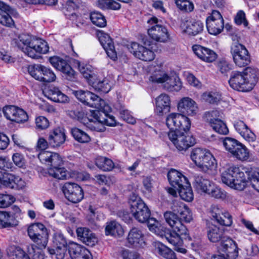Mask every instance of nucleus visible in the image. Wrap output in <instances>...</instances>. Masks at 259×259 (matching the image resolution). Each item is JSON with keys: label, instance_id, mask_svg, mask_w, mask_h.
<instances>
[{"label": "nucleus", "instance_id": "nucleus-14", "mask_svg": "<svg viewBox=\"0 0 259 259\" xmlns=\"http://www.w3.org/2000/svg\"><path fill=\"white\" fill-rule=\"evenodd\" d=\"M209 213L211 219L221 225L230 226L232 224V218L226 210L218 205H212Z\"/></svg>", "mask_w": 259, "mask_h": 259}, {"label": "nucleus", "instance_id": "nucleus-26", "mask_svg": "<svg viewBox=\"0 0 259 259\" xmlns=\"http://www.w3.org/2000/svg\"><path fill=\"white\" fill-rule=\"evenodd\" d=\"M11 8L6 3L0 1V24L8 27H13L15 22L10 15Z\"/></svg>", "mask_w": 259, "mask_h": 259}, {"label": "nucleus", "instance_id": "nucleus-56", "mask_svg": "<svg viewBox=\"0 0 259 259\" xmlns=\"http://www.w3.org/2000/svg\"><path fill=\"white\" fill-rule=\"evenodd\" d=\"M156 251L166 258H169L171 257L173 252L167 247L160 242L155 243Z\"/></svg>", "mask_w": 259, "mask_h": 259}, {"label": "nucleus", "instance_id": "nucleus-41", "mask_svg": "<svg viewBox=\"0 0 259 259\" xmlns=\"http://www.w3.org/2000/svg\"><path fill=\"white\" fill-rule=\"evenodd\" d=\"M203 25L200 21L188 22L184 31L190 35H196L203 30Z\"/></svg>", "mask_w": 259, "mask_h": 259}, {"label": "nucleus", "instance_id": "nucleus-23", "mask_svg": "<svg viewBox=\"0 0 259 259\" xmlns=\"http://www.w3.org/2000/svg\"><path fill=\"white\" fill-rule=\"evenodd\" d=\"M169 184L177 190L182 188L184 185H187L188 179L181 172L171 169L167 174Z\"/></svg>", "mask_w": 259, "mask_h": 259}, {"label": "nucleus", "instance_id": "nucleus-50", "mask_svg": "<svg viewBox=\"0 0 259 259\" xmlns=\"http://www.w3.org/2000/svg\"><path fill=\"white\" fill-rule=\"evenodd\" d=\"M78 69L83 77L88 80L91 84L92 80L95 79L98 74H96L92 70V67L89 65H84L78 64Z\"/></svg>", "mask_w": 259, "mask_h": 259}, {"label": "nucleus", "instance_id": "nucleus-53", "mask_svg": "<svg viewBox=\"0 0 259 259\" xmlns=\"http://www.w3.org/2000/svg\"><path fill=\"white\" fill-rule=\"evenodd\" d=\"M202 97L205 102L210 104H217L221 100V94L216 91L205 92Z\"/></svg>", "mask_w": 259, "mask_h": 259}, {"label": "nucleus", "instance_id": "nucleus-24", "mask_svg": "<svg viewBox=\"0 0 259 259\" xmlns=\"http://www.w3.org/2000/svg\"><path fill=\"white\" fill-rule=\"evenodd\" d=\"M206 229L207 237L212 242H221L226 237L223 229L210 222L207 223Z\"/></svg>", "mask_w": 259, "mask_h": 259}, {"label": "nucleus", "instance_id": "nucleus-36", "mask_svg": "<svg viewBox=\"0 0 259 259\" xmlns=\"http://www.w3.org/2000/svg\"><path fill=\"white\" fill-rule=\"evenodd\" d=\"M66 7L64 13L65 16L72 21H76L78 15L75 12V9H77L81 5L82 2L80 0H69Z\"/></svg>", "mask_w": 259, "mask_h": 259}, {"label": "nucleus", "instance_id": "nucleus-45", "mask_svg": "<svg viewBox=\"0 0 259 259\" xmlns=\"http://www.w3.org/2000/svg\"><path fill=\"white\" fill-rule=\"evenodd\" d=\"M71 133L75 140L79 143H88L91 140L90 136L87 133L78 128H72Z\"/></svg>", "mask_w": 259, "mask_h": 259}, {"label": "nucleus", "instance_id": "nucleus-7", "mask_svg": "<svg viewBox=\"0 0 259 259\" xmlns=\"http://www.w3.org/2000/svg\"><path fill=\"white\" fill-rule=\"evenodd\" d=\"M73 94L84 104L98 110H106L108 107L105 101L95 94L83 90L73 91Z\"/></svg>", "mask_w": 259, "mask_h": 259}, {"label": "nucleus", "instance_id": "nucleus-33", "mask_svg": "<svg viewBox=\"0 0 259 259\" xmlns=\"http://www.w3.org/2000/svg\"><path fill=\"white\" fill-rule=\"evenodd\" d=\"M170 108V99L166 94H161L156 99V113L160 115L168 112Z\"/></svg>", "mask_w": 259, "mask_h": 259}, {"label": "nucleus", "instance_id": "nucleus-6", "mask_svg": "<svg viewBox=\"0 0 259 259\" xmlns=\"http://www.w3.org/2000/svg\"><path fill=\"white\" fill-rule=\"evenodd\" d=\"M147 23L151 25L148 29V34L152 39L159 42H165L168 40L169 35L167 29L161 24L160 20L153 17Z\"/></svg>", "mask_w": 259, "mask_h": 259}, {"label": "nucleus", "instance_id": "nucleus-44", "mask_svg": "<svg viewBox=\"0 0 259 259\" xmlns=\"http://www.w3.org/2000/svg\"><path fill=\"white\" fill-rule=\"evenodd\" d=\"M17 225V222L8 212L0 211V228L13 227Z\"/></svg>", "mask_w": 259, "mask_h": 259}, {"label": "nucleus", "instance_id": "nucleus-5", "mask_svg": "<svg viewBox=\"0 0 259 259\" xmlns=\"http://www.w3.org/2000/svg\"><path fill=\"white\" fill-rule=\"evenodd\" d=\"M188 131H170L168 134L169 140L180 151H185L196 143L195 139Z\"/></svg>", "mask_w": 259, "mask_h": 259}, {"label": "nucleus", "instance_id": "nucleus-51", "mask_svg": "<svg viewBox=\"0 0 259 259\" xmlns=\"http://www.w3.org/2000/svg\"><path fill=\"white\" fill-rule=\"evenodd\" d=\"M208 151L200 148L194 149L191 153V158L197 166L206 155Z\"/></svg>", "mask_w": 259, "mask_h": 259}, {"label": "nucleus", "instance_id": "nucleus-27", "mask_svg": "<svg viewBox=\"0 0 259 259\" xmlns=\"http://www.w3.org/2000/svg\"><path fill=\"white\" fill-rule=\"evenodd\" d=\"M76 232L78 239L88 246H93L97 241L95 234L88 228L79 227Z\"/></svg>", "mask_w": 259, "mask_h": 259}, {"label": "nucleus", "instance_id": "nucleus-8", "mask_svg": "<svg viewBox=\"0 0 259 259\" xmlns=\"http://www.w3.org/2000/svg\"><path fill=\"white\" fill-rule=\"evenodd\" d=\"M166 125L172 132L189 131L191 122L190 119L180 113L169 114L166 118Z\"/></svg>", "mask_w": 259, "mask_h": 259}, {"label": "nucleus", "instance_id": "nucleus-61", "mask_svg": "<svg viewBox=\"0 0 259 259\" xmlns=\"http://www.w3.org/2000/svg\"><path fill=\"white\" fill-rule=\"evenodd\" d=\"M15 201V198L11 195L0 194V208H6Z\"/></svg>", "mask_w": 259, "mask_h": 259}, {"label": "nucleus", "instance_id": "nucleus-15", "mask_svg": "<svg viewBox=\"0 0 259 259\" xmlns=\"http://www.w3.org/2000/svg\"><path fill=\"white\" fill-rule=\"evenodd\" d=\"M63 191L65 197L74 203L80 202L83 198L82 188L75 183H66L63 187Z\"/></svg>", "mask_w": 259, "mask_h": 259}, {"label": "nucleus", "instance_id": "nucleus-29", "mask_svg": "<svg viewBox=\"0 0 259 259\" xmlns=\"http://www.w3.org/2000/svg\"><path fill=\"white\" fill-rule=\"evenodd\" d=\"M129 244L134 247H142L145 245L144 235L139 228L134 227L129 232L127 237Z\"/></svg>", "mask_w": 259, "mask_h": 259}, {"label": "nucleus", "instance_id": "nucleus-43", "mask_svg": "<svg viewBox=\"0 0 259 259\" xmlns=\"http://www.w3.org/2000/svg\"><path fill=\"white\" fill-rule=\"evenodd\" d=\"M146 222L149 230L151 232L160 237H165V232L164 229H165L161 226L154 218L150 217Z\"/></svg>", "mask_w": 259, "mask_h": 259}, {"label": "nucleus", "instance_id": "nucleus-11", "mask_svg": "<svg viewBox=\"0 0 259 259\" xmlns=\"http://www.w3.org/2000/svg\"><path fill=\"white\" fill-rule=\"evenodd\" d=\"M28 71L32 77L42 82H53L56 78L51 69L40 64L29 66Z\"/></svg>", "mask_w": 259, "mask_h": 259}, {"label": "nucleus", "instance_id": "nucleus-54", "mask_svg": "<svg viewBox=\"0 0 259 259\" xmlns=\"http://www.w3.org/2000/svg\"><path fill=\"white\" fill-rule=\"evenodd\" d=\"M97 6L102 9L118 10L120 8V5L113 0H99Z\"/></svg>", "mask_w": 259, "mask_h": 259}, {"label": "nucleus", "instance_id": "nucleus-64", "mask_svg": "<svg viewBox=\"0 0 259 259\" xmlns=\"http://www.w3.org/2000/svg\"><path fill=\"white\" fill-rule=\"evenodd\" d=\"M230 245L229 249L224 253L228 259H236L238 255V248L237 245L235 242L234 244H229Z\"/></svg>", "mask_w": 259, "mask_h": 259}, {"label": "nucleus", "instance_id": "nucleus-59", "mask_svg": "<svg viewBox=\"0 0 259 259\" xmlns=\"http://www.w3.org/2000/svg\"><path fill=\"white\" fill-rule=\"evenodd\" d=\"M87 126L93 131L103 132L105 130V127L104 124L96 118L95 120L89 119V122L87 123Z\"/></svg>", "mask_w": 259, "mask_h": 259}, {"label": "nucleus", "instance_id": "nucleus-34", "mask_svg": "<svg viewBox=\"0 0 259 259\" xmlns=\"http://www.w3.org/2000/svg\"><path fill=\"white\" fill-rule=\"evenodd\" d=\"M194 178L193 185L195 189L207 194L213 183L199 175H195Z\"/></svg>", "mask_w": 259, "mask_h": 259}, {"label": "nucleus", "instance_id": "nucleus-42", "mask_svg": "<svg viewBox=\"0 0 259 259\" xmlns=\"http://www.w3.org/2000/svg\"><path fill=\"white\" fill-rule=\"evenodd\" d=\"M47 245L41 247L39 244H31L27 246L28 253L31 255L33 259H44L45 254L43 250L46 248Z\"/></svg>", "mask_w": 259, "mask_h": 259}, {"label": "nucleus", "instance_id": "nucleus-57", "mask_svg": "<svg viewBox=\"0 0 259 259\" xmlns=\"http://www.w3.org/2000/svg\"><path fill=\"white\" fill-rule=\"evenodd\" d=\"M223 143L226 150L231 154L240 143L236 140L229 137L224 138Z\"/></svg>", "mask_w": 259, "mask_h": 259}, {"label": "nucleus", "instance_id": "nucleus-49", "mask_svg": "<svg viewBox=\"0 0 259 259\" xmlns=\"http://www.w3.org/2000/svg\"><path fill=\"white\" fill-rule=\"evenodd\" d=\"M177 190L182 199L189 202L193 200V193L189 182L187 183V185H184L182 188H180Z\"/></svg>", "mask_w": 259, "mask_h": 259}, {"label": "nucleus", "instance_id": "nucleus-38", "mask_svg": "<svg viewBox=\"0 0 259 259\" xmlns=\"http://www.w3.org/2000/svg\"><path fill=\"white\" fill-rule=\"evenodd\" d=\"M240 169L238 167L231 166L222 173L221 179L223 183L230 187L234 178L237 176Z\"/></svg>", "mask_w": 259, "mask_h": 259}, {"label": "nucleus", "instance_id": "nucleus-35", "mask_svg": "<svg viewBox=\"0 0 259 259\" xmlns=\"http://www.w3.org/2000/svg\"><path fill=\"white\" fill-rule=\"evenodd\" d=\"M105 232L106 235L115 237H120L124 234L122 226L115 221H111L106 223Z\"/></svg>", "mask_w": 259, "mask_h": 259}, {"label": "nucleus", "instance_id": "nucleus-13", "mask_svg": "<svg viewBox=\"0 0 259 259\" xmlns=\"http://www.w3.org/2000/svg\"><path fill=\"white\" fill-rule=\"evenodd\" d=\"M206 27L209 33L217 35L221 33L224 28V21L221 13L213 10L206 20Z\"/></svg>", "mask_w": 259, "mask_h": 259}, {"label": "nucleus", "instance_id": "nucleus-47", "mask_svg": "<svg viewBox=\"0 0 259 259\" xmlns=\"http://www.w3.org/2000/svg\"><path fill=\"white\" fill-rule=\"evenodd\" d=\"M206 154L201 163L197 165L204 172L212 169L215 165V159L209 151Z\"/></svg>", "mask_w": 259, "mask_h": 259}, {"label": "nucleus", "instance_id": "nucleus-1", "mask_svg": "<svg viewBox=\"0 0 259 259\" xmlns=\"http://www.w3.org/2000/svg\"><path fill=\"white\" fill-rule=\"evenodd\" d=\"M178 214L172 211H167L164 213L166 222L172 228V231L166 233L165 237L167 241L174 246V249L185 253L187 250L182 247L183 240H190L187 228L179 219Z\"/></svg>", "mask_w": 259, "mask_h": 259}, {"label": "nucleus", "instance_id": "nucleus-20", "mask_svg": "<svg viewBox=\"0 0 259 259\" xmlns=\"http://www.w3.org/2000/svg\"><path fill=\"white\" fill-rule=\"evenodd\" d=\"M0 184L3 186L11 189H22L25 183L20 177L9 174H0Z\"/></svg>", "mask_w": 259, "mask_h": 259}, {"label": "nucleus", "instance_id": "nucleus-16", "mask_svg": "<svg viewBox=\"0 0 259 259\" xmlns=\"http://www.w3.org/2000/svg\"><path fill=\"white\" fill-rule=\"evenodd\" d=\"M245 77L242 72L232 71L229 80L230 86L234 90L240 92L250 91L252 88L248 85L249 83L246 80Z\"/></svg>", "mask_w": 259, "mask_h": 259}, {"label": "nucleus", "instance_id": "nucleus-17", "mask_svg": "<svg viewBox=\"0 0 259 259\" xmlns=\"http://www.w3.org/2000/svg\"><path fill=\"white\" fill-rule=\"evenodd\" d=\"M53 245L55 248H49V252L51 254L55 255L57 259H64L67 245L64 235L61 233L55 234L53 238Z\"/></svg>", "mask_w": 259, "mask_h": 259}, {"label": "nucleus", "instance_id": "nucleus-30", "mask_svg": "<svg viewBox=\"0 0 259 259\" xmlns=\"http://www.w3.org/2000/svg\"><path fill=\"white\" fill-rule=\"evenodd\" d=\"M178 110L184 114L192 115L196 113L197 107L195 102L189 97H184L179 102Z\"/></svg>", "mask_w": 259, "mask_h": 259}, {"label": "nucleus", "instance_id": "nucleus-58", "mask_svg": "<svg viewBox=\"0 0 259 259\" xmlns=\"http://www.w3.org/2000/svg\"><path fill=\"white\" fill-rule=\"evenodd\" d=\"M175 3L178 8L184 12H190L194 9L193 4L188 0H175Z\"/></svg>", "mask_w": 259, "mask_h": 259}, {"label": "nucleus", "instance_id": "nucleus-21", "mask_svg": "<svg viewBox=\"0 0 259 259\" xmlns=\"http://www.w3.org/2000/svg\"><path fill=\"white\" fill-rule=\"evenodd\" d=\"M192 50L200 59L206 62H212L217 58V54L213 50L200 45L193 46Z\"/></svg>", "mask_w": 259, "mask_h": 259}, {"label": "nucleus", "instance_id": "nucleus-28", "mask_svg": "<svg viewBox=\"0 0 259 259\" xmlns=\"http://www.w3.org/2000/svg\"><path fill=\"white\" fill-rule=\"evenodd\" d=\"M172 210L179 215V219L182 223L184 221L190 223L192 220V215L190 209L184 203L175 202L171 206Z\"/></svg>", "mask_w": 259, "mask_h": 259}, {"label": "nucleus", "instance_id": "nucleus-52", "mask_svg": "<svg viewBox=\"0 0 259 259\" xmlns=\"http://www.w3.org/2000/svg\"><path fill=\"white\" fill-rule=\"evenodd\" d=\"M90 19L94 25L99 27H104L106 25L105 17L100 12H93L90 14Z\"/></svg>", "mask_w": 259, "mask_h": 259}, {"label": "nucleus", "instance_id": "nucleus-22", "mask_svg": "<svg viewBox=\"0 0 259 259\" xmlns=\"http://www.w3.org/2000/svg\"><path fill=\"white\" fill-rule=\"evenodd\" d=\"M68 251L72 259H91L90 252L84 247L77 243H70Z\"/></svg>", "mask_w": 259, "mask_h": 259}, {"label": "nucleus", "instance_id": "nucleus-48", "mask_svg": "<svg viewBox=\"0 0 259 259\" xmlns=\"http://www.w3.org/2000/svg\"><path fill=\"white\" fill-rule=\"evenodd\" d=\"M232 156L241 161L247 160L249 157V152L245 146L240 143L232 154Z\"/></svg>", "mask_w": 259, "mask_h": 259}, {"label": "nucleus", "instance_id": "nucleus-39", "mask_svg": "<svg viewBox=\"0 0 259 259\" xmlns=\"http://www.w3.org/2000/svg\"><path fill=\"white\" fill-rule=\"evenodd\" d=\"M245 78L252 89L258 81V70L251 67H246L242 72Z\"/></svg>", "mask_w": 259, "mask_h": 259}, {"label": "nucleus", "instance_id": "nucleus-63", "mask_svg": "<svg viewBox=\"0 0 259 259\" xmlns=\"http://www.w3.org/2000/svg\"><path fill=\"white\" fill-rule=\"evenodd\" d=\"M128 50L136 57L141 59V57L139 56L142 55L143 51L145 50V47L137 42H132Z\"/></svg>", "mask_w": 259, "mask_h": 259}, {"label": "nucleus", "instance_id": "nucleus-10", "mask_svg": "<svg viewBox=\"0 0 259 259\" xmlns=\"http://www.w3.org/2000/svg\"><path fill=\"white\" fill-rule=\"evenodd\" d=\"M131 209L133 216L140 223H146L150 217L149 209L139 197H135L133 199H131Z\"/></svg>", "mask_w": 259, "mask_h": 259}, {"label": "nucleus", "instance_id": "nucleus-55", "mask_svg": "<svg viewBox=\"0 0 259 259\" xmlns=\"http://www.w3.org/2000/svg\"><path fill=\"white\" fill-rule=\"evenodd\" d=\"M209 124L214 131L220 134L227 135L229 132L228 127L222 119L211 122Z\"/></svg>", "mask_w": 259, "mask_h": 259}, {"label": "nucleus", "instance_id": "nucleus-31", "mask_svg": "<svg viewBox=\"0 0 259 259\" xmlns=\"http://www.w3.org/2000/svg\"><path fill=\"white\" fill-rule=\"evenodd\" d=\"M92 80L91 84L96 91L104 93H107L110 91L111 86L107 77L102 76L101 74H98Z\"/></svg>", "mask_w": 259, "mask_h": 259}, {"label": "nucleus", "instance_id": "nucleus-40", "mask_svg": "<svg viewBox=\"0 0 259 259\" xmlns=\"http://www.w3.org/2000/svg\"><path fill=\"white\" fill-rule=\"evenodd\" d=\"M96 166L104 171H109L114 167V163L110 158L103 156H98L95 159Z\"/></svg>", "mask_w": 259, "mask_h": 259}, {"label": "nucleus", "instance_id": "nucleus-3", "mask_svg": "<svg viewBox=\"0 0 259 259\" xmlns=\"http://www.w3.org/2000/svg\"><path fill=\"white\" fill-rule=\"evenodd\" d=\"M38 157L42 162H44L51 166L48 170V173L50 176L59 180H65L67 178L68 172L65 169L60 170L61 171L60 176L55 172L58 170L56 168L58 167V166H62L63 164L62 158L59 154L47 151H42L39 153Z\"/></svg>", "mask_w": 259, "mask_h": 259}, {"label": "nucleus", "instance_id": "nucleus-19", "mask_svg": "<svg viewBox=\"0 0 259 259\" xmlns=\"http://www.w3.org/2000/svg\"><path fill=\"white\" fill-rule=\"evenodd\" d=\"M49 61L54 67L65 74L68 79L74 78L75 72L65 59L55 56L50 57Z\"/></svg>", "mask_w": 259, "mask_h": 259}, {"label": "nucleus", "instance_id": "nucleus-18", "mask_svg": "<svg viewBox=\"0 0 259 259\" xmlns=\"http://www.w3.org/2000/svg\"><path fill=\"white\" fill-rule=\"evenodd\" d=\"M3 113L8 119L19 123H24L28 119V115L24 110L15 106L5 107Z\"/></svg>", "mask_w": 259, "mask_h": 259}, {"label": "nucleus", "instance_id": "nucleus-62", "mask_svg": "<svg viewBox=\"0 0 259 259\" xmlns=\"http://www.w3.org/2000/svg\"><path fill=\"white\" fill-rule=\"evenodd\" d=\"M206 119L209 123L223 118V113L218 110H212L205 114Z\"/></svg>", "mask_w": 259, "mask_h": 259}, {"label": "nucleus", "instance_id": "nucleus-12", "mask_svg": "<svg viewBox=\"0 0 259 259\" xmlns=\"http://www.w3.org/2000/svg\"><path fill=\"white\" fill-rule=\"evenodd\" d=\"M231 53L234 63L238 67H244L250 63L249 53L242 45L236 42L233 43L231 48Z\"/></svg>", "mask_w": 259, "mask_h": 259}, {"label": "nucleus", "instance_id": "nucleus-32", "mask_svg": "<svg viewBox=\"0 0 259 259\" xmlns=\"http://www.w3.org/2000/svg\"><path fill=\"white\" fill-rule=\"evenodd\" d=\"M44 92L48 99L55 102L65 103L69 100L66 95L63 94L58 88L55 87H49Z\"/></svg>", "mask_w": 259, "mask_h": 259}, {"label": "nucleus", "instance_id": "nucleus-46", "mask_svg": "<svg viewBox=\"0 0 259 259\" xmlns=\"http://www.w3.org/2000/svg\"><path fill=\"white\" fill-rule=\"evenodd\" d=\"M246 185L247 181L245 175L240 169L237 176L235 177L234 181L232 182L230 187L237 190L242 191L244 190Z\"/></svg>", "mask_w": 259, "mask_h": 259}, {"label": "nucleus", "instance_id": "nucleus-2", "mask_svg": "<svg viewBox=\"0 0 259 259\" xmlns=\"http://www.w3.org/2000/svg\"><path fill=\"white\" fill-rule=\"evenodd\" d=\"M14 41L19 49L33 59L39 58L41 54H46L49 50L48 44L45 40L29 34H20Z\"/></svg>", "mask_w": 259, "mask_h": 259}, {"label": "nucleus", "instance_id": "nucleus-60", "mask_svg": "<svg viewBox=\"0 0 259 259\" xmlns=\"http://www.w3.org/2000/svg\"><path fill=\"white\" fill-rule=\"evenodd\" d=\"M207 194L217 199H225L226 197V192L221 188L216 187L213 184Z\"/></svg>", "mask_w": 259, "mask_h": 259}, {"label": "nucleus", "instance_id": "nucleus-4", "mask_svg": "<svg viewBox=\"0 0 259 259\" xmlns=\"http://www.w3.org/2000/svg\"><path fill=\"white\" fill-rule=\"evenodd\" d=\"M149 80L161 83L164 89L171 92H178L181 90L182 86V82L176 75H168L161 70L153 73L150 76Z\"/></svg>", "mask_w": 259, "mask_h": 259}, {"label": "nucleus", "instance_id": "nucleus-25", "mask_svg": "<svg viewBox=\"0 0 259 259\" xmlns=\"http://www.w3.org/2000/svg\"><path fill=\"white\" fill-rule=\"evenodd\" d=\"M99 40L105 50L107 55L113 60L117 59V54L112 39L106 33H101L99 34Z\"/></svg>", "mask_w": 259, "mask_h": 259}, {"label": "nucleus", "instance_id": "nucleus-9", "mask_svg": "<svg viewBox=\"0 0 259 259\" xmlns=\"http://www.w3.org/2000/svg\"><path fill=\"white\" fill-rule=\"evenodd\" d=\"M29 237L35 244L44 247L47 245L49 234L47 229L41 223H37L31 225L27 229Z\"/></svg>", "mask_w": 259, "mask_h": 259}, {"label": "nucleus", "instance_id": "nucleus-37", "mask_svg": "<svg viewBox=\"0 0 259 259\" xmlns=\"http://www.w3.org/2000/svg\"><path fill=\"white\" fill-rule=\"evenodd\" d=\"M65 140V135L60 129L57 128L50 133L48 141L53 147L59 146Z\"/></svg>", "mask_w": 259, "mask_h": 259}]
</instances>
